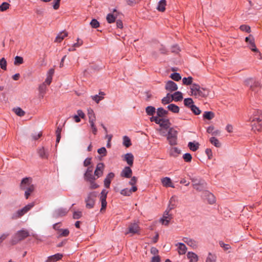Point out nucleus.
Returning a JSON list of instances; mask_svg holds the SVG:
<instances>
[{
  "label": "nucleus",
  "instance_id": "obj_19",
  "mask_svg": "<svg viewBox=\"0 0 262 262\" xmlns=\"http://www.w3.org/2000/svg\"><path fill=\"white\" fill-rule=\"evenodd\" d=\"M63 255L60 253H57L48 257L46 262H56L62 258Z\"/></svg>",
  "mask_w": 262,
  "mask_h": 262
},
{
  "label": "nucleus",
  "instance_id": "obj_30",
  "mask_svg": "<svg viewBox=\"0 0 262 262\" xmlns=\"http://www.w3.org/2000/svg\"><path fill=\"white\" fill-rule=\"evenodd\" d=\"M145 112L147 115L152 117L156 113V108L152 106H148L145 108Z\"/></svg>",
  "mask_w": 262,
  "mask_h": 262
},
{
  "label": "nucleus",
  "instance_id": "obj_13",
  "mask_svg": "<svg viewBox=\"0 0 262 262\" xmlns=\"http://www.w3.org/2000/svg\"><path fill=\"white\" fill-rule=\"evenodd\" d=\"M165 89L169 92H173L177 90L178 86L177 84L171 80L168 81L165 84Z\"/></svg>",
  "mask_w": 262,
  "mask_h": 262
},
{
  "label": "nucleus",
  "instance_id": "obj_27",
  "mask_svg": "<svg viewBox=\"0 0 262 262\" xmlns=\"http://www.w3.org/2000/svg\"><path fill=\"white\" fill-rule=\"evenodd\" d=\"M171 96L172 100L175 101H180L183 99L182 93L179 91L176 92L173 94H171Z\"/></svg>",
  "mask_w": 262,
  "mask_h": 262
},
{
  "label": "nucleus",
  "instance_id": "obj_52",
  "mask_svg": "<svg viewBox=\"0 0 262 262\" xmlns=\"http://www.w3.org/2000/svg\"><path fill=\"white\" fill-rule=\"evenodd\" d=\"M170 78L174 81H178L181 79L180 74L177 72H174L170 75Z\"/></svg>",
  "mask_w": 262,
  "mask_h": 262
},
{
  "label": "nucleus",
  "instance_id": "obj_56",
  "mask_svg": "<svg viewBox=\"0 0 262 262\" xmlns=\"http://www.w3.org/2000/svg\"><path fill=\"white\" fill-rule=\"evenodd\" d=\"M0 67L4 70H6L7 69V61L4 57L0 59Z\"/></svg>",
  "mask_w": 262,
  "mask_h": 262
},
{
  "label": "nucleus",
  "instance_id": "obj_9",
  "mask_svg": "<svg viewBox=\"0 0 262 262\" xmlns=\"http://www.w3.org/2000/svg\"><path fill=\"white\" fill-rule=\"evenodd\" d=\"M70 208H59L54 210L53 213L54 217L57 218L65 216L69 211Z\"/></svg>",
  "mask_w": 262,
  "mask_h": 262
},
{
  "label": "nucleus",
  "instance_id": "obj_64",
  "mask_svg": "<svg viewBox=\"0 0 262 262\" xmlns=\"http://www.w3.org/2000/svg\"><path fill=\"white\" fill-rule=\"evenodd\" d=\"M220 246L224 248L225 250H227L230 248V246L228 244H225L223 242L220 241L219 242Z\"/></svg>",
  "mask_w": 262,
  "mask_h": 262
},
{
  "label": "nucleus",
  "instance_id": "obj_15",
  "mask_svg": "<svg viewBox=\"0 0 262 262\" xmlns=\"http://www.w3.org/2000/svg\"><path fill=\"white\" fill-rule=\"evenodd\" d=\"M246 85L250 88L252 91H256V89L253 87V84H255L256 86H259V83L258 81H256L253 78H249L245 81Z\"/></svg>",
  "mask_w": 262,
  "mask_h": 262
},
{
  "label": "nucleus",
  "instance_id": "obj_21",
  "mask_svg": "<svg viewBox=\"0 0 262 262\" xmlns=\"http://www.w3.org/2000/svg\"><path fill=\"white\" fill-rule=\"evenodd\" d=\"M37 152L42 159H47L49 156L48 150L43 147L38 148Z\"/></svg>",
  "mask_w": 262,
  "mask_h": 262
},
{
  "label": "nucleus",
  "instance_id": "obj_61",
  "mask_svg": "<svg viewBox=\"0 0 262 262\" xmlns=\"http://www.w3.org/2000/svg\"><path fill=\"white\" fill-rule=\"evenodd\" d=\"M191 180L192 182L193 183V186H198L201 184V181L200 179L197 178H191Z\"/></svg>",
  "mask_w": 262,
  "mask_h": 262
},
{
  "label": "nucleus",
  "instance_id": "obj_11",
  "mask_svg": "<svg viewBox=\"0 0 262 262\" xmlns=\"http://www.w3.org/2000/svg\"><path fill=\"white\" fill-rule=\"evenodd\" d=\"M104 168V165L103 163H99L96 167L94 171V174L96 177L97 179L101 177L103 173Z\"/></svg>",
  "mask_w": 262,
  "mask_h": 262
},
{
  "label": "nucleus",
  "instance_id": "obj_41",
  "mask_svg": "<svg viewBox=\"0 0 262 262\" xmlns=\"http://www.w3.org/2000/svg\"><path fill=\"white\" fill-rule=\"evenodd\" d=\"M209 141L210 143L216 147H221V144L216 138L212 137L210 138Z\"/></svg>",
  "mask_w": 262,
  "mask_h": 262
},
{
  "label": "nucleus",
  "instance_id": "obj_24",
  "mask_svg": "<svg viewBox=\"0 0 262 262\" xmlns=\"http://www.w3.org/2000/svg\"><path fill=\"white\" fill-rule=\"evenodd\" d=\"M134 156L132 153H127L124 155V160L125 161L127 164L130 166L133 165Z\"/></svg>",
  "mask_w": 262,
  "mask_h": 262
},
{
  "label": "nucleus",
  "instance_id": "obj_16",
  "mask_svg": "<svg viewBox=\"0 0 262 262\" xmlns=\"http://www.w3.org/2000/svg\"><path fill=\"white\" fill-rule=\"evenodd\" d=\"M32 184V179L31 178H24L21 182L20 188L23 190H25Z\"/></svg>",
  "mask_w": 262,
  "mask_h": 262
},
{
  "label": "nucleus",
  "instance_id": "obj_58",
  "mask_svg": "<svg viewBox=\"0 0 262 262\" xmlns=\"http://www.w3.org/2000/svg\"><path fill=\"white\" fill-rule=\"evenodd\" d=\"M183 158L186 162H190L192 160V156L189 153H186L183 155Z\"/></svg>",
  "mask_w": 262,
  "mask_h": 262
},
{
  "label": "nucleus",
  "instance_id": "obj_32",
  "mask_svg": "<svg viewBox=\"0 0 262 262\" xmlns=\"http://www.w3.org/2000/svg\"><path fill=\"white\" fill-rule=\"evenodd\" d=\"M104 95V93L103 92L99 93V95H95L94 96H92V99L95 101L97 103H98L100 101L102 100L104 98L103 96Z\"/></svg>",
  "mask_w": 262,
  "mask_h": 262
},
{
  "label": "nucleus",
  "instance_id": "obj_12",
  "mask_svg": "<svg viewBox=\"0 0 262 262\" xmlns=\"http://www.w3.org/2000/svg\"><path fill=\"white\" fill-rule=\"evenodd\" d=\"M140 231V227L137 223H133L129 225L128 228V231L126 232L125 234L132 233L135 234L138 233Z\"/></svg>",
  "mask_w": 262,
  "mask_h": 262
},
{
  "label": "nucleus",
  "instance_id": "obj_35",
  "mask_svg": "<svg viewBox=\"0 0 262 262\" xmlns=\"http://www.w3.org/2000/svg\"><path fill=\"white\" fill-rule=\"evenodd\" d=\"M216 256L215 254L209 252L206 257L205 262H216Z\"/></svg>",
  "mask_w": 262,
  "mask_h": 262
},
{
  "label": "nucleus",
  "instance_id": "obj_10",
  "mask_svg": "<svg viewBox=\"0 0 262 262\" xmlns=\"http://www.w3.org/2000/svg\"><path fill=\"white\" fill-rule=\"evenodd\" d=\"M169 211L170 210L166 209L163 214L162 218L161 219L160 221L163 225L166 226L168 225L170 221L172 219V215L169 214Z\"/></svg>",
  "mask_w": 262,
  "mask_h": 262
},
{
  "label": "nucleus",
  "instance_id": "obj_25",
  "mask_svg": "<svg viewBox=\"0 0 262 262\" xmlns=\"http://www.w3.org/2000/svg\"><path fill=\"white\" fill-rule=\"evenodd\" d=\"M157 116L158 118H160L161 117H166L168 114V112L165 110H164L163 107H159L157 110Z\"/></svg>",
  "mask_w": 262,
  "mask_h": 262
},
{
  "label": "nucleus",
  "instance_id": "obj_2",
  "mask_svg": "<svg viewBox=\"0 0 262 262\" xmlns=\"http://www.w3.org/2000/svg\"><path fill=\"white\" fill-rule=\"evenodd\" d=\"M250 121L252 130L254 132L260 131L262 128V112L260 111H254Z\"/></svg>",
  "mask_w": 262,
  "mask_h": 262
},
{
  "label": "nucleus",
  "instance_id": "obj_51",
  "mask_svg": "<svg viewBox=\"0 0 262 262\" xmlns=\"http://www.w3.org/2000/svg\"><path fill=\"white\" fill-rule=\"evenodd\" d=\"M123 144L126 147H128L131 145V141L127 136H124L123 138Z\"/></svg>",
  "mask_w": 262,
  "mask_h": 262
},
{
  "label": "nucleus",
  "instance_id": "obj_28",
  "mask_svg": "<svg viewBox=\"0 0 262 262\" xmlns=\"http://www.w3.org/2000/svg\"><path fill=\"white\" fill-rule=\"evenodd\" d=\"M181 154V150L176 147H171L170 148L169 154L171 156L177 157Z\"/></svg>",
  "mask_w": 262,
  "mask_h": 262
},
{
  "label": "nucleus",
  "instance_id": "obj_57",
  "mask_svg": "<svg viewBox=\"0 0 262 262\" xmlns=\"http://www.w3.org/2000/svg\"><path fill=\"white\" fill-rule=\"evenodd\" d=\"M245 41L249 45V46L255 43L254 38L251 35L246 37Z\"/></svg>",
  "mask_w": 262,
  "mask_h": 262
},
{
  "label": "nucleus",
  "instance_id": "obj_53",
  "mask_svg": "<svg viewBox=\"0 0 262 262\" xmlns=\"http://www.w3.org/2000/svg\"><path fill=\"white\" fill-rule=\"evenodd\" d=\"M176 198L174 196H172L169 200V204L167 209L169 210H171L174 208L175 204L174 203L175 201Z\"/></svg>",
  "mask_w": 262,
  "mask_h": 262
},
{
  "label": "nucleus",
  "instance_id": "obj_60",
  "mask_svg": "<svg viewBox=\"0 0 262 262\" xmlns=\"http://www.w3.org/2000/svg\"><path fill=\"white\" fill-rule=\"evenodd\" d=\"M95 121H89V123L90 124V126L92 129L93 134L96 135L97 133V129L95 125Z\"/></svg>",
  "mask_w": 262,
  "mask_h": 262
},
{
  "label": "nucleus",
  "instance_id": "obj_8",
  "mask_svg": "<svg viewBox=\"0 0 262 262\" xmlns=\"http://www.w3.org/2000/svg\"><path fill=\"white\" fill-rule=\"evenodd\" d=\"M177 135L178 132L177 130L174 129L172 127L169 128L167 134V139L170 145L172 146L177 144Z\"/></svg>",
  "mask_w": 262,
  "mask_h": 262
},
{
  "label": "nucleus",
  "instance_id": "obj_18",
  "mask_svg": "<svg viewBox=\"0 0 262 262\" xmlns=\"http://www.w3.org/2000/svg\"><path fill=\"white\" fill-rule=\"evenodd\" d=\"M132 170L128 166H126L122 170L121 172V176L122 177L130 178L132 177Z\"/></svg>",
  "mask_w": 262,
  "mask_h": 262
},
{
  "label": "nucleus",
  "instance_id": "obj_47",
  "mask_svg": "<svg viewBox=\"0 0 262 262\" xmlns=\"http://www.w3.org/2000/svg\"><path fill=\"white\" fill-rule=\"evenodd\" d=\"M13 112L18 116L22 117L25 114V112L19 107L14 108L13 109Z\"/></svg>",
  "mask_w": 262,
  "mask_h": 262
},
{
  "label": "nucleus",
  "instance_id": "obj_23",
  "mask_svg": "<svg viewBox=\"0 0 262 262\" xmlns=\"http://www.w3.org/2000/svg\"><path fill=\"white\" fill-rule=\"evenodd\" d=\"M176 246L178 247V251L179 254L183 255L185 254L187 251V247L184 244L178 243Z\"/></svg>",
  "mask_w": 262,
  "mask_h": 262
},
{
  "label": "nucleus",
  "instance_id": "obj_36",
  "mask_svg": "<svg viewBox=\"0 0 262 262\" xmlns=\"http://www.w3.org/2000/svg\"><path fill=\"white\" fill-rule=\"evenodd\" d=\"M184 241L185 243H186L189 246L194 248L197 247V244L196 242L194 241L193 239L188 238H185L184 239Z\"/></svg>",
  "mask_w": 262,
  "mask_h": 262
},
{
  "label": "nucleus",
  "instance_id": "obj_1",
  "mask_svg": "<svg viewBox=\"0 0 262 262\" xmlns=\"http://www.w3.org/2000/svg\"><path fill=\"white\" fill-rule=\"evenodd\" d=\"M191 95L195 98L202 99L207 98L210 93L209 89L201 87L200 85L194 83L190 86Z\"/></svg>",
  "mask_w": 262,
  "mask_h": 262
},
{
  "label": "nucleus",
  "instance_id": "obj_55",
  "mask_svg": "<svg viewBox=\"0 0 262 262\" xmlns=\"http://www.w3.org/2000/svg\"><path fill=\"white\" fill-rule=\"evenodd\" d=\"M10 4L7 2H3L0 5V11L4 12L9 9Z\"/></svg>",
  "mask_w": 262,
  "mask_h": 262
},
{
  "label": "nucleus",
  "instance_id": "obj_39",
  "mask_svg": "<svg viewBox=\"0 0 262 262\" xmlns=\"http://www.w3.org/2000/svg\"><path fill=\"white\" fill-rule=\"evenodd\" d=\"M172 101V98L171 97V94L169 93H168L165 97H164L162 99V103L165 105L169 104L170 102H171Z\"/></svg>",
  "mask_w": 262,
  "mask_h": 262
},
{
  "label": "nucleus",
  "instance_id": "obj_59",
  "mask_svg": "<svg viewBox=\"0 0 262 262\" xmlns=\"http://www.w3.org/2000/svg\"><path fill=\"white\" fill-rule=\"evenodd\" d=\"M90 25L93 28L95 29L99 27V23L96 19H93L90 23Z\"/></svg>",
  "mask_w": 262,
  "mask_h": 262
},
{
  "label": "nucleus",
  "instance_id": "obj_46",
  "mask_svg": "<svg viewBox=\"0 0 262 262\" xmlns=\"http://www.w3.org/2000/svg\"><path fill=\"white\" fill-rule=\"evenodd\" d=\"M116 18V15L112 13H109L106 16V20L107 23L111 24L115 21Z\"/></svg>",
  "mask_w": 262,
  "mask_h": 262
},
{
  "label": "nucleus",
  "instance_id": "obj_4",
  "mask_svg": "<svg viewBox=\"0 0 262 262\" xmlns=\"http://www.w3.org/2000/svg\"><path fill=\"white\" fill-rule=\"evenodd\" d=\"M30 235L29 231L26 229H22L15 233L12 237L11 243L15 245L19 242L25 239Z\"/></svg>",
  "mask_w": 262,
  "mask_h": 262
},
{
  "label": "nucleus",
  "instance_id": "obj_45",
  "mask_svg": "<svg viewBox=\"0 0 262 262\" xmlns=\"http://www.w3.org/2000/svg\"><path fill=\"white\" fill-rule=\"evenodd\" d=\"M214 117V114L212 112L206 111L203 114V117L207 120H211Z\"/></svg>",
  "mask_w": 262,
  "mask_h": 262
},
{
  "label": "nucleus",
  "instance_id": "obj_29",
  "mask_svg": "<svg viewBox=\"0 0 262 262\" xmlns=\"http://www.w3.org/2000/svg\"><path fill=\"white\" fill-rule=\"evenodd\" d=\"M68 36V33L66 31L60 32L56 36L55 41L60 42L66 36Z\"/></svg>",
  "mask_w": 262,
  "mask_h": 262
},
{
  "label": "nucleus",
  "instance_id": "obj_37",
  "mask_svg": "<svg viewBox=\"0 0 262 262\" xmlns=\"http://www.w3.org/2000/svg\"><path fill=\"white\" fill-rule=\"evenodd\" d=\"M39 92L40 96L43 98L47 90V85L45 83H42L39 86Z\"/></svg>",
  "mask_w": 262,
  "mask_h": 262
},
{
  "label": "nucleus",
  "instance_id": "obj_44",
  "mask_svg": "<svg viewBox=\"0 0 262 262\" xmlns=\"http://www.w3.org/2000/svg\"><path fill=\"white\" fill-rule=\"evenodd\" d=\"M88 115L89 117V122L96 120L95 115L92 109L90 108L88 110Z\"/></svg>",
  "mask_w": 262,
  "mask_h": 262
},
{
  "label": "nucleus",
  "instance_id": "obj_50",
  "mask_svg": "<svg viewBox=\"0 0 262 262\" xmlns=\"http://www.w3.org/2000/svg\"><path fill=\"white\" fill-rule=\"evenodd\" d=\"M190 109L191 110L192 112L195 115H199L201 113V111L200 110V108L194 104L191 105V107Z\"/></svg>",
  "mask_w": 262,
  "mask_h": 262
},
{
  "label": "nucleus",
  "instance_id": "obj_34",
  "mask_svg": "<svg viewBox=\"0 0 262 262\" xmlns=\"http://www.w3.org/2000/svg\"><path fill=\"white\" fill-rule=\"evenodd\" d=\"M106 195H102L100 194V200L101 204V208L100 209V211H102L103 209H105L106 205H107V202H106Z\"/></svg>",
  "mask_w": 262,
  "mask_h": 262
},
{
  "label": "nucleus",
  "instance_id": "obj_17",
  "mask_svg": "<svg viewBox=\"0 0 262 262\" xmlns=\"http://www.w3.org/2000/svg\"><path fill=\"white\" fill-rule=\"evenodd\" d=\"M137 187L136 186H134L132 188H125L122 189L120 193L124 196H130L133 192L136 191Z\"/></svg>",
  "mask_w": 262,
  "mask_h": 262
},
{
  "label": "nucleus",
  "instance_id": "obj_40",
  "mask_svg": "<svg viewBox=\"0 0 262 262\" xmlns=\"http://www.w3.org/2000/svg\"><path fill=\"white\" fill-rule=\"evenodd\" d=\"M192 80H193V78L191 76H189L188 77H184L182 79L183 84L184 85H190L191 86L192 84H193Z\"/></svg>",
  "mask_w": 262,
  "mask_h": 262
},
{
  "label": "nucleus",
  "instance_id": "obj_31",
  "mask_svg": "<svg viewBox=\"0 0 262 262\" xmlns=\"http://www.w3.org/2000/svg\"><path fill=\"white\" fill-rule=\"evenodd\" d=\"M166 5V0H161L159 2L157 9L161 12H163L165 10Z\"/></svg>",
  "mask_w": 262,
  "mask_h": 262
},
{
  "label": "nucleus",
  "instance_id": "obj_22",
  "mask_svg": "<svg viewBox=\"0 0 262 262\" xmlns=\"http://www.w3.org/2000/svg\"><path fill=\"white\" fill-rule=\"evenodd\" d=\"M204 195L210 204H213L215 202V198L212 193L206 191L204 192Z\"/></svg>",
  "mask_w": 262,
  "mask_h": 262
},
{
  "label": "nucleus",
  "instance_id": "obj_14",
  "mask_svg": "<svg viewBox=\"0 0 262 262\" xmlns=\"http://www.w3.org/2000/svg\"><path fill=\"white\" fill-rule=\"evenodd\" d=\"M115 177V174L113 172L108 173L106 176L104 180V185L106 188H108L110 187V184L112 180Z\"/></svg>",
  "mask_w": 262,
  "mask_h": 262
},
{
  "label": "nucleus",
  "instance_id": "obj_20",
  "mask_svg": "<svg viewBox=\"0 0 262 262\" xmlns=\"http://www.w3.org/2000/svg\"><path fill=\"white\" fill-rule=\"evenodd\" d=\"M161 183L163 186L166 187L174 188V186L172 184L171 180L169 177H165L161 179Z\"/></svg>",
  "mask_w": 262,
  "mask_h": 262
},
{
  "label": "nucleus",
  "instance_id": "obj_48",
  "mask_svg": "<svg viewBox=\"0 0 262 262\" xmlns=\"http://www.w3.org/2000/svg\"><path fill=\"white\" fill-rule=\"evenodd\" d=\"M199 145L198 143H194L192 142H189L188 145L189 149L193 151H196L199 148Z\"/></svg>",
  "mask_w": 262,
  "mask_h": 262
},
{
  "label": "nucleus",
  "instance_id": "obj_26",
  "mask_svg": "<svg viewBox=\"0 0 262 262\" xmlns=\"http://www.w3.org/2000/svg\"><path fill=\"white\" fill-rule=\"evenodd\" d=\"M187 258L189 262H197L199 259L198 256L192 252H188L187 254Z\"/></svg>",
  "mask_w": 262,
  "mask_h": 262
},
{
  "label": "nucleus",
  "instance_id": "obj_62",
  "mask_svg": "<svg viewBox=\"0 0 262 262\" xmlns=\"http://www.w3.org/2000/svg\"><path fill=\"white\" fill-rule=\"evenodd\" d=\"M239 28L243 31H245L248 33L250 32V27L249 26L243 25L240 26Z\"/></svg>",
  "mask_w": 262,
  "mask_h": 262
},
{
  "label": "nucleus",
  "instance_id": "obj_6",
  "mask_svg": "<svg viewBox=\"0 0 262 262\" xmlns=\"http://www.w3.org/2000/svg\"><path fill=\"white\" fill-rule=\"evenodd\" d=\"M151 122H154L159 124L160 127L167 129L170 127L171 125L168 119L159 118L158 117H151L149 119Z\"/></svg>",
  "mask_w": 262,
  "mask_h": 262
},
{
  "label": "nucleus",
  "instance_id": "obj_63",
  "mask_svg": "<svg viewBox=\"0 0 262 262\" xmlns=\"http://www.w3.org/2000/svg\"><path fill=\"white\" fill-rule=\"evenodd\" d=\"M81 216L82 212L79 211H74L73 214V217L74 219H79Z\"/></svg>",
  "mask_w": 262,
  "mask_h": 262
},
{
  "label": "nucleus",
  "instance_id": "obj_38",
  "mask_svg": "<svg viewBox=\"0 0 262 262\" xmlns=\"http://www.w3.org/2000/svg\"><path fill=\"white\" fill-rule=\"evenodd\" d=\"M25 195L26 198L28 199L29 195L34 190V186L33 184L29 186V187H27L25 189Z\"/></svg>",
  "mask_w": 262,
  "mask_h": 262
},
{
  "label": "nucleus",
  "instance_id": "obj_42",
  "mask_svg": "<svg viewBox=\"0 0 262 262\" xmlns=\"http://www.w3.org/2000/svg\"><path fill=\"white\" fill-rule=\"evenodd\" d=\"M184 104L185 106L190 108L191 107V105H193L194 104V102H193V101L192 98H187L184 99Z\"/></svg>",
  "mask_w": 262,
  "mask_h": 262
},
{
  "label": "nucleus",
  "instance_id": "obj_43",
  "mask_svg": "<svg viewBox=\"0 0 262 262\" xmlns=\"http://www.w3.org/2000/svg\"><path fill=\"white\" fill-rule=\"evenodd\" d=\"M58 237H66L68 236L70 233L69 230L68 229H60V231L58 232Z\"/></svg>",
  "mask_w": 262,
  "mask_h": 262
},
{
  "label": "nucleus",
  "instance_id": "obj_54",
  "mask_svg": "<svg viewBox=\"0 0 262 262\" xmlns=\"http://www.w3.org/2000/svg\"><path fill=\"white\" fill-rule=\"evenodd\" d=\"M24 62V59L22 57L16 56L14 58V65H19Z\"/></svg>",
  "mask_w": 262,
  "mask_h": 262
},
{
  "label": "nucleus",
  "instance_id": "obj_49",
  "mask_svg": "<svg viewBox=\"0 0 262 262\" xmlns=\"http://www.w3.org/2000/svg\"><path fill=\"white\" fill-rule=\"evenodd\" d=\"M62 130V128L60 126H58L56 130V144L58 143L61 139V133Z\"/></svg>",
  "mask_w": 262,
  "mask_h": 262
},
{
  "label": "nucleus",
  "instance_id": "obj_3",
  "mask_svg": "<svg viewBox=\"0 0 262 262\" xmlns=\"http://www.w3.org/2000/svg\"><path fill=\"white\" fill-rule=\"evenodd\" d=\"M83 178L85 181L89 183L90 189H95L99 187V185L95 182L96 180L97 179L95 174H93V168L92 166L88 167L84 173Z\"/></svg>",
  "mask_w": 262,
  "mask_h": 262
},
{
  "label": "nucleus",
  "instance_id": "obj_5",
  "mask_svg": "<svg viewBox=\"0 0 262 262\" xmlns=\"http://www.w3.org/2000/svg\"><path fill=\"white\" fill-rule=\"evenodd\" d=\"M34 206V203H31L27 204L23 208L18 210L17 211L14 213L12 215L11 219L12 220H16L17 219L21 217L24 215H25L29 211H30Z\"/></svg>",
  "mask_w": 262,
  "mask_h": 262
},
{
  "label": "nucleus",
  "instance_id": "obj_7",
  "mask_svg": "<svg viewBox=\"0 0 262 262\" xmlns=\"http://www.w3.org/2000/svg\"><path fill=\"white\" fill-rule=\"evenodd\" d=\"M97 193L95 191H92L88 193L85 198V207L88 209H92L94 207Z\"/></svg>",
  "mask_w": 262,
  "mask_h": 262
},
{
  "label": "nucleus",
  "instance_id": "obj_33",
  "mask_svg": "<svg viewBox=\"0 0 262 262\" xmlns=\"http://www.w3.org/2000/svg\"><path fill=\"white\" fill-rule=\"evenodd\" d=\"M167 108L168 109L169 111H171L173 113H178L180 111L179 107L174 104H169L167 106Z\"/></svg>",
  "mask_w": 262,
  "mask_h": 262
}]
</instances>
